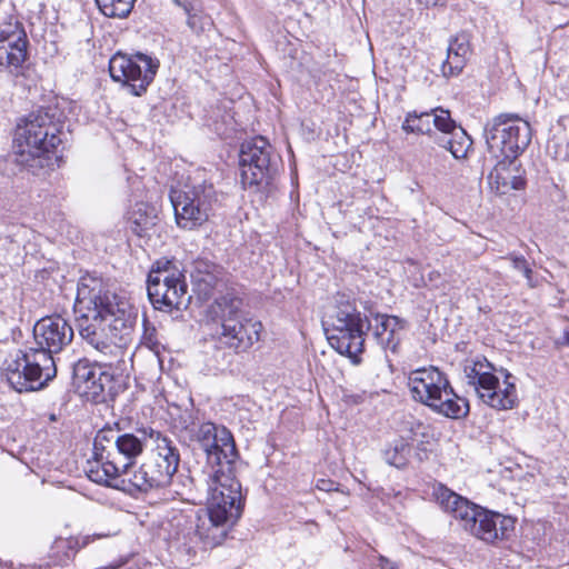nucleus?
<instances>
[{"label": "nucleus", "mask_w": 569, "mask_h": 569, "mask_svg": "<svg viewBox=\"0 0 569 569\" xmlns=\"http://www.w3.org/2000/svg\"><path fill=\"white\" fill-rule=\"evenodd\" d=\"M73 312L82 340L102 355L113 349L110 332L131 329L137 317L126 297L113 291L101 277L89 273L78 281Z\"/></svg>", "instance_id": "nucleus-1"}, {"label": "nucleus", "mask_w": 569, "mask_h": 569, "mask_svg": "<svg viewBox=\"0 0 569 569\" xmlns=\"http://www.w3.org/2000/svg\"><path fill=\"white\" fill-rule=\"evenodd\" d=\"M61 123L56 112L40 108L18 123L14 132V161L34 176L53 170L61 143Z\"/></svg>", "instance_id": "nucleus-2"}, {"label": "nucleus", "mask_w": 569, "mask_h": 569, "mask_svg": "<svg viewBox=\"0 0 569 569\" xmlns=\"http://www.w3.org/2000/svg\"><path fill=\"white\" fill-rule=\"evenodd\" d=\"M191 431L206 457L203 472L208 489L230 490L231 493L242 489L237 478L239 452L231 431L211 421L202 422Z\"/></svg>", "instance_id": "nucleus-3"}, {"label": "nucleus", "mask_w": 569, "mask_h": 569, "mask_svg": "<svg viewBox=\"0 0 569 569\" xmlns=\"http://www.w3.org/2000/svg\"><path fill=\"white\" fill-rule=\"evenodd\" d=\"M180 463V453L167 436H158V442L137 470L112 477L107 486L127 495L149 493L170 486Z\"/></svg>", "instance_id": "nucleus-4"}, {"label": "nucleus", "mask_w": 569, "mask_h": 569, "mask_svg": "<svg viewBox=\"0 0 569 569\" xmlns=\"http://www.w3.org/2000/svg\"><path fill=\"white\" fill-rule=\"evenodd\" d=\"M363 306L362 315L356 300L347 293L338 292L335 305L328 315V327L325 328L329 345L340 355L347 356L357 363L358 356L363 352L365 340L371 329L369 311Z\"/></svg>", "instance_id": "nucleus-5"}, {"label": "nucleus", "mask_w": 569, "mask_h": 569, "mask_svg": "<svg viewBox=\"0 0 569 569\" xmlns=\"http://www.w3.org/2000/svg\"><path fill=\"white\" fill-rule=\"evenodd\" d=\"M466 383L473 389L478 398L497 410H510L517 407L518 396L513 377L506 371L503 388L495 375V366L483 356L469 358L463 365Z\"/></svg>", "instance_id": "nucleus-6"}, {"label": "nucleus", "mask_w": 569, "mask_h": 569, "mask_svg": "<svg viewBox=\"0 0 569 569\" xmlns=\"http://www.w3.org/2000/svg\"><path fill=\"white\" fill-rule=\"evenodd\" d=\"M56 375L53 357L33 348L17 350L9 355L2 366L3 379L20 393L44 388Z\"/></svg>", "instance_id": "nucleus-7"}, {"label": "nucleus", "mask_w": 569, "mask_h": 569, "mask_svg": "<svg viewBox=\"0 0 569 569\" xmlns=\"http://www.w3.org/2000/svg\"><path fill=\"white\" fill-rule=\"evenodd\" d=\"M147 292L153 308L167 313L187 308L191 299L182 269L176 260L168 258L152 263L147 278Z\"/></svg>", "instance_id": "nucleus-8"}, {"label": "nucleus", "mask_w": 569, "mask_h": 569, "mask_svg": "<svg viewBox=\"0 0 569 569\" xmlns=\"http://www.w3.org/2000/svg\"><path fill=\"white\" fill-rule=\"evenodd\" d=\"M242 299L227 293L216 299L212 311L220 319L219 341L236 352L249 350L260 339L262 325L242 311Z\"/></svg>", "instance_id": "nucleus-9"}, {"label": "nucleus", "mask_w": 569, "mask_h": 569, "mask_svg": "<svg viewBox=\"0 0 569 569\" xmlns=\"http://www.w3.org/2000/svg\"><path fill=\"white\" fill-rule=\"evenodd\" d=\"M208 491V517L197 525L196 535L204 548H213L224 541L230 527L240 518L243 496L242 489L236 493L217 488Z\"/></svg>", "instance_id": "nucleus-10"}, {"label": "nucleus", "mask_w": 569, "mask_h": 569, "mask_svg": "<svg viewBox=\"0 0 569 569\" xmlns=\"http://www.w3.org/2000/svg\"><path fill=\"white\" fill-rule=\"evenodd\" d=\"M280 157L269 141L261 137L246 140L240 146L239 169L243 189L267 191L279 171Z\"/></svg>", "instance_id": "nucleus-11"}, {"label": "nucleus", "mask_w": 569, "mask_h": 569, "mask_svg": "<svg viewBox=\"0 0 569 569\" xmlns=\"http://www.w3.org/2000/svg\"><path fill=\"white\" fill-rule=\"evenodd\" d=\"M483 136L492 158L517 160L531 141V128L518 114L500 113L486 123Z\"/></svg>", "instance_id": "nucleus-12"}, {"label": "nucleus", "mask_w": 569, "mask_h": 569, "mask_svg": "<svg viewBox=\"0 0 569 569\" xmlns=\"http://www.w3.org/2000/svg\"><path fill=\"white\" fill-rule=\"evenodd\" d=\"M170 201L174 210L177 224L192 230L208 221L212 204L217 201L212 183L184 184L182 189H171Z\"/></svg>", "instance_id": "nucleus-13"}, {"label": "nucleus", "mask_w": 569, "mask_h": 569, "mask_svg": "<svg viewBox=\"0 0 569 569\" xmlns=\"http://www.w3.org/2000/svg\"><path fill=\"white\" fill-rule=\"evenodd\" d=\"M160 62L148 54L137 52L124 54L117 52L109 61V73L113 81L130 88V92L140 97L153 81Z\"/></svg>", "instance_id": "nucleus-14"}, {"label": "nucleus", "mask_w": 569, "mask_h": 569, "mask_svg": "<svg viewBox=\"0 0 569 569\" xmlns=\"http://www.w3.org/2000/svg\"><path fill=\"white\" fill-rule=\"evenodd\" d=\"M28 38L21 22H8L0 29V67L14 79L16 83H21V78H26L29 67L26 66L28 58Z\"/></svg>", "instance_id": "nucleus-15"}, {"label": "nucleus", "mask_w": 569, "mask_h": 569, "mask_svg": "<svg viewBox=\"0 0 569 569\" xmlns=\"http://www.w3.org/2000/svg\"><path fill=\"white\" fill-rule=\"evenodd\" d=\"M120 433L112 428L98 431L93 440L92 458L87 461L86 473L88 478L102 486H108L112 477L118 476L119 469L112 462L116 452V440Z\"/></svg>", "instance_id": "nucleus-16"}, {"label": "nucleus", "mask_w": 569, "mask_h": 569, "mask_svg": "<svg viewBox=\"0 0 569 569\" xmlns=\"http://www.w3.org/2000/svg\"><path fill=\"white\" fill-rule=\"evenodd\" d=\"M72 379L73 385L94 402L107 401L114 387L113 375L88 359H80L73 365Z\"/></svg>", "instance_id": "nucleus-17"}, {"label": "nucleus", "mask_w": 569, "mask_h": 569, "mask_svg": "<svg viewBox=\"0 0 569 569\" xmlns=\"http://www.w3.org/2000/svg\"><path fill=\"white\" fill-rule=\"evenodd\" d=\"M449 385L447 375L433 366L411 370L408 375V388L412 399L429 408L435 406L436 400H440Z\"/></svg>", "instance_id": "nucleus-18"}, {"label": "nucleus", "mask_w": 569, "mask_h": 569, "mask_svg": "<svg viewBox=\"0 0 569 569\" xmlns=\"http://www.w3.org/2000/svg\"><path fill=\"white\" fill-rule=\"evenodd\" d=\"M33 336L38 346L33 350H42L49 357H53V353L60 352L71 343L73 329L67 319L54 315L39 320L34 326Z\"/></svg>", "instance_id": "nucleus-19"}, {"label": "nucleus", "mask_w": 569, "mask_h": 569, "mask_svg": "<svg viewBox=\"0 0 569 569\" xmlns=\"http://www.w3.org/2000/svg\"><path fill=\"white\" fill-rule=\"evenodd\" d=\"M160 431L151 427L136 429V432H124L116 440V452L112 462L117 465L119 475H129V469L134 465L136 459L143 452L147 441L158 442Z\"/></svg>", "instance_id": "nucleus-20"}, {"label": "nucleus", "mask_w": 569, "mask_h": 569, "mask_svg": "<svg viewBox=\"0 0 569 569\" xmlns=\"http://www.w3.org/2000/svg\"><path fill=\"white\" fill-rule=\"evenodd\" d=\"M432 496L445 511L459 519L463 529L473 536L482 507L471 503L441 483L432 487Z\"/></svg>", "instance_id": "nucleus-21"}, {"label": "nucleus", "mask_w": 569, "mask_h": 569, "mask_svg": "<svg viewBox=\"0 0 569 569\" xmlns=\"http://www.w3.org/2000/svg\"><path fill=\"white\" fill-rule=\"evenodd\" d=\"M516 522L515 517L483 508L473 536L491 545L509 540L515 533Z\"/></svg>", "instance_id": "nucleus-22"}, {"label": "nucleus", "mask_w": 569, "mask_h": 569, "mask_svg": "<svg viewBox=\"0 0 569 569\" xmlns=\"http://www.w3.org/2000/svg\"><path fill=\"white\" fill-rule=\"evenodd\" d=\"M368 311L371 322L369 332H371L372 338L383 350L396 353L400 343L397 332L406 328L407 321L397 316L377 312L372 307Z\"/></svg>", "instance_id": "nucleus-23"}, {"label": "nucleus", "mask_w": 569, "mask_h": 569, "mask_svg": "<svg viewBox=\"0 0 569 569\" xmlns=\"http://www.w3.org/2000/svg\"><path fill=\"white\" fill-rule=\"evenodd\" d=\"M221 276V268L207 258L192 261L190 278L192 291L199 301H208L214 293Z\"/></svg>", "instance_id": "nucleus-24"}, {"label": "nucleus", "mask_w": 569, "mask_h": 569, "mask_svg": "<svg viewBox=\"0 0 569 569\" xmlns=\"http://www.w3.org/2000/svg\"><path fill=\"white\" fill-rule=\"evenodd\" d=\"M497 163L488 176L491 189L499 194H506L511 190H521L526 186L520 163L511 159H496Z\"/></svg>", "instance_id": "nucleus-25"}, {"label": "nucleus", "mask_w": 569, "mask_h": 569, "mask_svg": "<svg viewBox=\"0 0 569 569\" xmlns=\"http://www.w3.org/2000/svg\"><path fill=\"white\" fill-rule=\"evenodd\" d=\"M102 537H106V535L94 533L82 537L57 538L50 548L49 559L54 566L66 567L81 548Z\"/></svg>", "instance_id": "nucleus-26"}, {"label": "nucleus", "mask_w": 569, "mask_h": 569, "mask_svg": "<svg viewBox=\"0 0 569 569\" xmlns=\"http://www.w3.org/2000/svg\"><path fill=\"white\" fill-rule=\"evenodd\" d=\"M158 214L153 206L140 201L128 211V223L131 231L139 236H148L149 231L157 224Z\"/></svg>", "instance_id": "nucleus-27"}, {"label": "nucleus", "mask_w": 569, "mask_h": 569, "mask_svg": "<svg viewBox=\"0 0 569 569\" xmlns=\"http://www.w3.org/2000/svg\"><path fill=\"white\" fill-rule=\"evenodd\" d=\"M433 405L436 406H430L432 411L450 419L466 418L470 410L468 400L458 396L451 385Z\"/></svg>", "instance_id": "nucleus-28"}, {"label": "nucleus", "mask_w": 569, "mask_h": 569, "mask_svg": "<svg viewBox=\"0 0 569 569\" xmlns=\"http://www.w3.org/2000/svg\"><path fill=\"white\" fill-rule=\"evenodd\" d=\"M410 452L409 443L397 439L383 450V459L388 465L400 469L408 465Z\"/></svg>", "instance_id": "nucleus-29"}, {"label": "nucleus", "mask_w": 569, "mask_h": 569, "mask_svg": "<svg viewBox=\"0 0 569 569\" xmlns=\"http://www.w3.org/2000/svg\"><path fill=\"white\" fill-rule=\"evenodd\" d=\"M402 129L407 133H431V112L408 113L402 123Z\"/></svg>", "instance_id": "nucleus-30"}, {"label": "nucleus", "mask_w": 569, "mask_h": 569, "mask_svg": "<svg viewBox=\"0 0 569 569\" xmlns=\"http://www.w3.org/2000/svg\"><path fill=\"white\" fill-rule=\"evenodd\" d=\"M179 4L184 13L187 14V23L193 32H201L207 26L211 23L208 16L203 14L202 11L193 6V2H176Z\"/></svg>", "instance_id": "nucleus-31"}, {"label": "nucleus", "mask_w": 569, "mask_h": 569, "mask_svg": "<svg viewBox=\"0 0 569 569\" xmlns=\"http://www.w3.org/2000/svg\"><path fill=\"white\" fill-rule=\"evenodd\" d=\"M451 154L455 159H465L468 156L472 146V140L468 133L459 127L457 131L452 132Z\"/></svg>", "instance_id": "nucleus-32"}, {"label": "nucleus", "mask_w": 569, "mask_h": 569, "mask_svg": "<svg viewBox=\"0 0 569 569\" xmlns=\"http://www.w3.org/2000/svg\"><path fill=\"white\" fill-rule=\"evenodd\" d=\"M100 12L113 19L127 18L133 9L134 2H94Z\"/></svg>", "instance_id": "nucleus-33"}, {"label": "nucleus", "mask_w": 569, "mask_h": 569, "mask_svg": "<svg viewBox=\"0 0 569 569\" xmlns=\"http://www.w3.org/2000/svg\"><path fill=\"white\" fill-rule=\"evenodd\" d=\"M431 116H433V126L445 134H450L459 128L447 109L436 108L431 111Z\"/></svg>", "instance_id": "nucleus-34"}, {"label": "nucleus", "mask_w": 569, "mask_h": 569, "mask_svg": "<svg viewBox=\"0 0 569 569\" xmlns=\"http://www.w3.org/2000/svg\"><path fill=\"white\" fill-rule=\"evenodd\" d=\"M467 60L468 57L447 51V59L441 64L443 77L450 78L460 74L466 67Z\"/></svg>", "instance_id": "nucleus-35"}, {"label": "nucleus", "mask_w": 569, "mask_h": 569, "mask_svg": "<svg viewBox=\"0 0 569 569\" xmlns=\"http://www.w3.org/2000/svg\"><path fill=\"white\" fill-rule=\"evenodd\" d=\"M448 52L456 53L459 56L469 57L470 54V36L469 33L462 31L457 36L450 38L449 44L447 48Z\"/></svg>", "instance_id": "nucleus-36"}, {"label": "nucleus", "mask_w": 569, "mask_h": 569, "mask_svg": "<svg viewBox=\"0 0 569 569\" xmlns=\"http://www.w3.org/2000/svg\"><path fill=\"white\" fill-rule=\"evenodd\" d=\"M375 558L377 560L378 569H400L401 567L399 561L392 560L383 555L377 553Z\"/></svg>", "instance_id": "nucleus-37"}, {"label": "nucleus", "mask_w": 569, "mask_h": 569, "mask_svg": "<svg viewBox=\"0 0 569 569\" xmlns=\"http://www.w3.org/2000/svg\"><path fill=\"white\" fill-rule=\"evenodd\" d=\"M506 259L510 260L513 269L519 270L520 272L529 266V262L523 256L515 252L509 253Z\"/></svg>", "instance_id": "nucleus-38"}, {"label": "nucleus", "mask_w": 569, "mask_h": 569, "mask_svg": "<svg viewBox=\"0 0 569 569\" xmlns=\"http://www.w3.org/2000/svg\"><path fill=\"white\" fill-rule=\"evenodd\" d=\"M451 141H452V134H442V136H437L435 138V142L443 148L445 150H448L450 153H451Z\"/></svg>", "instance_id": "nucleus-39"}, {"label": "nucleus", "mask_w": 569, "mask_h": 569, "mask_svg": "<svg viewBox=\"0 0 569 569\" xmlns=\"http://www.w3.org/2000/svg\"><path fill=\"white\" fill-rule=\"evenodd\" d=\"M410 423V437L411 438H415L417 436H425V429L426 427L423 426V423L419 420H412L409 422Z\"/></svg>", "instance_id": "nucleus-40"}, {"label": "nucleus", "mask_w": 569, "mask_h": 569, "mask_svg": "<svg viewBox=\"0 0 569 569\" xmlns=\"http://www.w3.org/2000/svg\"><path fill=\"white\" fill-rule=\"evenodd\" d=\"M317 488L319 490H322V491H326V492H330V491H333L336 490V482H333L332 480L330 479H319L317 481Z\"/></svg>", "instance_id": "nucleus-41"}, {"label": "nucleus", "mask_w": 569, "mask_h": 569, "mask_svg": "<svg viewBox=\"0 0 569 569\" xmlns=\"http://www.w3.org/2000/svg\"><path fill=\"white\" fill-rule=\"evenodd\" d=\"M522 274L525 276V278L527 279V282L530 287H533V283H532V274H533V271L530 267V264L528 267H526L525 270H522Z\"/></svg>", "instance_id": "nucleus-42"}, {"label": "nucleus", "mask_w": 569, "mask_h": 569, "mask_svg": "<svg viewBox=\"0 0 569 569\" xmlns=\"http://www.w3.org/2000/svg\"><path fill=\"white\" fill-rule=\"evenodd\" d=\"M345 398L347 399L348 402L350 403H361L363 401V395H350V396H345Z\"/></svg>", "instance_id": "nucleus-43"}, {"label": "nucleus", "mask_w": 569, "mask_h": 569, "mask_svg": "<svg viewBox=\"0 0 569 569\" xmlns=\"http://www.w3.org/2000/svg\"><path fill=\"white\" fill-rule=\"evenodd\" d=\"M154 332V329H152V332H148V330H146L144 332V339H147L148 341L152 342V335Z\"/></svg>", "instance_id": "nucleus-44"}, {"label": "nucleus", "mask_w": 569, "mask_h": 569, "mask_svg": "<svg viewBox=\"0 0 569 569\" xmlns=\"http://www.w3.org/2000/svg\"><path fill=\"white\" fill-rule=\"evenodd\" d=\"M566 341L569 345V332L566 333Z\"/></svg>", "instance_id": "nucleus-45"}, {"label": "nucleus", "mask_w": 569, "mask_h": 569, "mask_svg": "<svg viewBox=\"0 0 569 569\" xmlns=\"http://www.w3.org/2000/svg\"><path fill=\"white\" fill-rule=\"evenodd\" d=\"M568 146H569V142H568Z\"/></svg>", "instance_id": "nucleus-46"}]
</instances>
